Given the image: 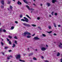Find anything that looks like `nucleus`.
Returning a JSON list of instances; mask_svg holds the SVG:
<instances>
[{
  "mask_svg": "<svg viewBox=\"0 0 62 62\" xmlns=\"http://www.w3.org/2000/svg\"><path fill=\"white\" fill-rule=\"evenodd\" d=\"M23 19H25V20H24L23 19H21V21H23L24 22H25V21L26 22H29L28 19L26 17H23Z\"/></svg>",
  "mask_w": 62,
  "mask_h": 62,
  "instance_id": "f257e3e1",
  "label": "nucleus"
},
{
  "mask_svg": "<svg viewBox=\"0 0 62 62\" xmlns=\"http://www.w3.org/2000/svg\"><path fill=\"white\" fill-rule=\"evenodd\" d=\"M26 34L28 35H31V34L28 32H25L24 33H23L22 35L23 36H26Z\"/></svg>",
  "mask_w": 62,
  "mask_h": 62,
  "instance_id": "f03ea898",
  "label": "nucleus"
},
{
  "mask_svg": "<svg viewBox=\"0 0 62 62\" xmlns=\"http://www.w3.org/2000/svg\"><path fill=\"white\" fill-rule=\"evenodd\" d=\"M26 7L28 8V9L30 10H31V11H33V10H34V8H29V7L28 6V5H27Z\"/></svg>",
  "mask_w": 62,
  "mask_h": 62,
  "instance_id": "7ed1b4c3",
  "label": "nucleus"
},
{
  "mask_svg": "<svg viewBox=\"0 0 62 62\" xmlns=\"http://www.w3.org/2000/svg\"><path fill=\"white\" fill-rule=\"evenodd\" d=\"M23 24L24 25V26H26L27 27H30V26H31L30 25H29V24H26V23H23Z\"/></svg>",
  "mask_w": 62,
  "mask_h": 62,
  "instance_id": "20e7f679",
  "label": "nucleus"
},
{
  "mask_svg": "<svg viewBox=\"0 0 62 62\" xmlns=\"http://www.w3.org/2000/svg\"><path fill=\"white\" fill-rule=\"evenodd\" d=\"M16 59H20L21 58V55L20 54H18L16 56Z\"/></svg>",
  "mask_w": 62,
  "mask_h": 62,
  "instance_id": "39448f33",
  "label": "nucleus"
},
{
  "mask_svg": "<svg viewBox=\"0 0 62 62\" xmlns=\"http://www.w3.org/2000/svg\"><path fill=\"white\" fill-rule=\"evenodd\" d=\"M46 48L44 47H42L41 48V50L42 51H45V50H46Z\"/></svg>",
  "mask_w": 62,
  "mask_h": 62,
  "instance_id": "423d86ee",
  "label": "nucleus"
},
{
  "mask_svg": "<svg viewBox=\"0 0 62 62\" xmlns=\"http://www.w3.org/2000/svg\"><path fill=\"white\" fill-rule=\"evenodd\" d=\"M59 48H62V43H60V44L59 45Z\"/></svg>",
  "mask_w": 62,
  "mask_h": 62,
  "instance_id": "0eeeda50",
  "label": "nucleus"
},
{
  "mask_svg": "<svg viewBox=\"0 0 62 62\" xmlns=\"http://www.w3.org/2000/svg\"><path fill=\"white\" fill-rule=\"evenodd\" d=\"M34 39L37 40V39H39V38L38 37H34Z\"/></svg>",
  "mask_w": 62,
  "mask_h": 62,
  "instance_id": "6e6552de",
  "label": "nucleus"
},
{
  "mask_svg": "<svg viewBox=\"0 0 62 62\" xmlns=\"http://www.w3.org/2000/svg\"><path fill=\"white\" fill-rule=\"evenodd\" d=\"M0 2L2 4V5H4V0H1L0 1Z\"/></svg>",
  "mask_w": 62,
  "mask_h": 62,
  "instance_id": "1a4fd4ad",
  "label": "nucleus"
},
{
  "mask_svg": "<svg viewBox=\"0 0 62 62\" xmlns=\"http://www.w3.org/2000/svg\"><path fill=\"white\" fill-rule=\"evenodd\" d=\"M17 4H18V5H21V4H22V3H21V2H20V1H18V2H17Z\"/></svg>",
  "mask_w": 62,
  "mask_h": 62,
  "instance_id": "9d476101",
  "label": "nucleus"
},
{
  "mask_svg": "<svg viewBox=\"0 0 62 62\" xmlns=\"http://www.w3.org/2000/svg\"><path fill=\"white\" fill-rule=\"evenodd\" d=\"M19 61H20V62H25V61L24 60H22L20 59H19Z\"/></svg>",
  "mask_w": 62,
  "mask_h": 62,
  "instance_id": "9b49d317",
  "label": "nucleus"
},
{
  "mask_svg": "<svg viewBox=\"0 0 62 62\" xmlns=\"http://www.w3.org/2000/svg\"><path fill=\"white\" fill-rule=\"evenodd\" d=\"M60 53H59L58 52V53L57 54V56H59V55H60Z\"/></svg>",
  "mask_w": 62,
  "mask_h": 62,
  "instance_id": "f8f14e48",
  "label": "nucleus"
},
{
  "mask_svg": "<svg viewBox=\"0 0 62 62\" xmlns=\"http://www.w3.org/2000/svg\"><path fill=\"white\" fill-rule=\"evenodd\" d=\"M47 7H49L50 5V3H47Z\"/></svg>",
  "mask_w": 62,
  "mask_h": 62,
  "instance_id": "ddd939ff",
  "label": "nucleus"
},
{
  "mask_svg": "<svg viewBox=\"0 0 62 62\" xmlns=\"http://www.w3.org/2000/svg\"><path fill=\"white\" fill-rule=\"evenodd\" d=\"M13 46H12V47L13 48H14V47H15V46H16V45H15V44H13Z\"/></svg>",
  "mask_w": 62,
  "mask_h": 62,
  "instance_id": "4468645a",
  "label": "nucleus"
},
{
  "mask_svg": "<svg viewBox=\"0 0 62 62\" xmlns=\"http://www.w3.org/2000/svg\"><path fill=\"white\" fill-rule=\"evenodd\" d=\"M27 38H31V36L28 35L27 36Z\"/></svg>",
  "mask_w": 62,
  "mask_h": 62,
  "instance_id": "2eb2a0df",
  "label": "nucleus"
},
{
  "mask_svg": "<svg viewBox=\"0 0 62 62\" xmlns=\"http://www.w3.org/2000/svg\"><path fill=\"white\" fill-rule=\"evenodd\" d=\"M23 1L25 3H26V4H27V2L26 1V0H23Z\"/></svg>",
  "mask_w": 62,
  "mask_h": 62,
  "instance_id": "dca6fc26",
  "label": "nucleus"
},
{
  "mask_svg": "<svg viewBox=\"0 0 62 62\" xmlns=\"http://www.w3.org/2000/svg\"><path fill=\"white\" fill-rule=\"evenodd\" d=\"M31 26H33V27H35V26H36V25L34 24H31Z\"/></svg>",
  "mask_w": 62,
  "mask_h": 62,
  "instance_id": "f3484780",
  "label": "nucleus"
},
{
  "mask_svg": "<svg viewBox=\"0 0 62 62\" xmlns=\"http://www.w3.org/2000/svg\"><path fill=\"white\" fill-rule=\"evenodd\" d=\"M14 28V27L13 26L11 28V30H13Z\"/></svg>",
  "mask_w": 62,
  "mask_h": 62,
  "instance_id": "a211bd4d",
  "label": "nucleus"
},
{
  "mask_svg": "<svg viewBox=\"0 0 62 62\" xmlns=\"http://www.w3.org/2000/svg\"><path fill=\"white\" fill-rule=\"evenodd\" d=\"M55 2H56V1L55 0H52V2L53 3H54Z\"/></svg>",
  "mask_w": 62,
  "mask_h": 62,
  "instance_id": "6ab92c4d",
  "label": "nucleus"
},
{
  "mask_svg": "<svg viewBox=\"0 0 62 62\" xmlns=\"http://www.w3.org/2000/svg\"><path fill=\"white\" fill-rule=\"evenodd\" d=\"M26 16H27V17L29 18L30 19H31V18H30V17H29V16L28 15H26Z\"/></svg>",
  "mask_w": 62,
  "mask_h": 62,
  "instance_id": "aec40b11",
  "label": "nucleus"
},
{
  "mask_svg": "<svg viewBox=\"0 0 62 62\" xmlns=\"http://www.w3.org/2000/svg\"><path fill=\"white\" fill-rule=\"evenodd\" d=\"M42 36H43V37H46V36L45 34H42Z\"/></svg>",
  "mask_w": 62,
  "mask_h": 62,
  "instance_id": "412c9836",
  "label": "nucleus"
},
{
  "mask_svg": "<svg viewBox=\"0 0 62 62\" xmlns=\"http://www.w3.org/2000/svg\"><path fill=\"white\" fill-rule=\"evenodd\" d=\"M15 43L16 44H18L17 43V41L16 40L15 41Z\"/></svg>",
  "mask_w": 62,
  "mask_h": 62,
  "instance_id": "4be33fe9",
  "label": "nucleus"
},
{
  "mask_svg": "<svg viewBox=\"0 0 62 62\" xmlns=\"http://www.w3.org/2000/svg\"><path fill=\"white\" fill-rule=\"evenodd\" d=\"M47 32L48 33H49V34H50V33H51L52 32V31H51L49 32L47 31Z\"/></svg>",
  "mask_w": 62,
  "mask_h": 62,
  "instance_id": "5701e85b",
  "label": "nucleus"
},
{
  "mask_svg": "<svg viewBox=\"0 0 62 62\" xmlns=\"http://www.w3.org/2000/svg\"><path fill=\"white\" fill-rule=\"evenodd\" d=\"M2 31V28L0 29V33H1Z\"/></svg>",
  "mask_w": 62,
  "mask_h": 62,
  "instance_id": "b1692460",
  "label": "nucleus"
},
{
  "mask_svg": "<svg viewBox=\"0 0 62 62\" xmlns=\"http://www.w3.org/2000/svg\"><path fill=\"white\" fill-rule=\"evenodd\" d=\"M33 53H30L29 54V56H30L31 55H33Z\"/></svg>",
  "mask_w": 62,
  "mask_h": 62,
  "instance_id": "393cba45",
  "label": "nucleus"
},
{
  "mask_svg": "<svg viewBox=\"0 0 62 62\" xmlns=\"http://www.w3.org/2000/svg\"><path fill=\"white\" fill-rule=\"evenodd\" d=\"M20 18H22L23 17V15H20Z\"/></svg>",
  "mask_w": 62,
  "mask_h": 62,
  "instance_id": "a878e982",
  "label": "nucleus"
},
{
  "mask_svg": "<svg viewBox=\"0 0 62 62\" xmlns=\"http://www.w3.org/2000/svg\"><path fill=\"white\" fill-rule=\"evenodd\" d=\"M9 38H10V39H12V36H8Z\"/></svg>",
  "mask_w": 62,
  "mask_h": 62,
  "instance_id": "bb28decb",
  "label": "nucleus"
},
{
  "mask_svg": "<svg viewBox=\"0 0 62 62\" xmlns=\"http://www.w3.org/2000/svg\"><path fill=\"white\" fill-rule=\"evenodd\" d=\"M1 43L2 45V46H3V45L4 44V43L2 42H1Z\"/></svg>",
  "mask_w": 62,
  "mask_h": 62,
  "instance_id": "cd10ccee",
  "label": "nucleus"
},
{
  "mask_svg": "<svg viewBox=\"0 0 62 62\" xmlns=\"http://www.w3.org/2000/svg\"><path fill=\"white\" fill-rule=\"evenodd\" d=\"M33 59L34 60H37V59H36V58H35V57H34L33 58Z\"/></svg>",
  "mask_w": 62,
  "mask_h": 62,
  "instance_id": "c85d7f7f",
  "label": "nucleus"
},
{
  "mask_svg": "<svg viewBox=\"0 0 62 62\" xmlns=\"http://www.w3.org/2000/svg\"><path fill=\"white\" fill-rule=\"evenodd\" d=\"M54 27H56V25L55 23H54Z\"/></svg>",
  "mask_w": 62,
  "mask_h": 62,
  "instance_id": "c756f323",
  "label": "nucleus"
},
{
  "mask_svg": "<svg viewBox=\"0 0 62 62\" xmlns=\"http://www.w3.org/2000/svg\"><path fill=\"white\" fill-rule=\"evenodd\" d=\"M38 28H39V30H41V28H40V27H39V26Z\"/></svg>",
  "mask_w": 62,
  "mask_h": 62,
  "instance_id": "7c9ffc66",
  "label": "nucleus"
},
{
  "mask_svg": "<svg viewBox=\"0 0 62 62\" xmlns=\"http://www.w3.org/2000/svg\"><path fill=\"white\" fill-rule=\"evenodd\" d=\"M8 47L7 46H6L5 47L4 49H8Z\"/></svg>",
  "mask_w": 62,
  "mask_h": 62,
  "instance_id": "2f4dec72",
  "label": "nucleus"
},
{
  "mask_svg": "<svg viewBox=\"0 0 62 62\" xmlns=\"http://www.w3.org/2000/svg\"><path fill=\"white\" fill-rule=\"evenodd\" d=\"M48 28H49V29H50L51 28V26H48Z\"/></svg>",
  "mask_w": 62,
  "mask_h": 62,
  "instance_id": "473e14b6",
  "label": "nucleus"
},
{
  "mask_svg": "<svg viewBox=\"0 0 62 62\" xmlns=\"http://www.w3.org/2000/svg\"><path fill=\"white\" fill-rule=\"evenodd\" d=\"M9 44H11V41H9Z\"/></svg>",
  "mask_w": 62,
  "mask_h": 62,
  "instance_id": "72a5a7b5",
  "label": "nucleus"
},
{
  "mask_svg": "<svg viewBox=\"0 0 62 62\" xmlns=\"http://www.w3.org/2000/svg\"><path fill=\"white\" fill-rule=\"evenodd\" d=\"M3 31L4 32H6V30L5 29L3 30Z\"/></svg>",
  "mask_w": 62,
  "mask_h": 62,
  "instance_id": "f704fd0d",
  "label": "nucleus"
},
{
  "mask_svg": "<svg viewBox=\"0 0 62 62\" xmlns=\"http://www.w3.org/2000/svg\"><path fill=\"white\" fill-rule=\"evenodd\" d=\"M9 57H11V58H12L13 57H12V56L11 55H9L8 56Z\"/></svg>",
  "mask_w": 62,
  "mask_h": 62,
  "instance_id": "c9c22d12",
  "label": "nucleus"
},
{
  "mask_svg": "<svg viewBox=\"0 0 62 62\" xmlns=\"http://www.w3.org/2000/svg\"><path fill=\"white\" fill-rule=\"evenodd\" d=\"M9 56H8V57H7V59H10V57H9Z\"/></svg>",
  "mask_w": 62,
  "mask_h": 62,
  "instance_id": "e433bc0d",
  "label": "nucleus"
},
{
  "mask_svg": "<svg viewBox=\"0 0 62 62\" xmlns=\"http://www.w3.org/2000/svg\"><path fill=\"white\" fill-rule=\"evenodd\" d=\"M14 38L15 39H17V37L16 36H15L14 37Z\"/></svg>",
  "mask_w": 62,
  "mask_h": 62,
  "instance_id": "4c0bfd02",
  "label": "nucleus"
},
{
  "mask_svg": "<svg viewBox=\"0 0 62 62\" xmlns=\"http://www.w3.org/2000/svg\"><path fill=\"white\" fill-rule=\"evenodd\" d=\"M10 9H12V7L11 6H10Z\"/></svg>",
  "mask_w": 62,
  "mask_h": 62,
  "instance_id": "58836bf2",
  "label": "nucleus"
},
{
  "mask_svg": "<svg viewBox=\"0 0 62 62\" xmlns=\"http://www.w3.org/2000/svg\"><path fill=\"white\" fill-rule=\"evenodd\" d=\"M15 23H18V22L16 21L15 22Z\"/></svg>",
  "mask_w": 62,
  "mask_h": 62,
  "instance_id": "ea45409f",
  "label": "nucleus"
},
{
  "mask_svg": "<svg viewBox=\"0 0 62 62\" xmlns=\"http://www.w3.org/2000/svg\"><path fill=\"white\" fill-rule=\"evenodd\" d=\"M44 61L45 62H49V61H47V60H45V61Z\"/></svg>",
  "mask_w": 62,
  "mask_h": 62,
  "instance_id": "a19ab883",
  "label": "nucleus"
},
{
  "mask_svg": "<svg viewBox=\"0 0 62 62\" xmlns=\"http://www.w3.org/2000/svg\"><path fill=\"white\" fill-rule=\"evenodd\" d=\"M1 8H4V6H2L1 7Z\"/></svg>",
  "mask_w": 62,
  "mask_h": 62,
  "instance_id": "79ce46f5",
  "label": "nucleus"
},
{
  "mask_svg": "<svg viewBox=\"0 0 62 62\" xmlns=\"http://www.w3.org/2000/svg\"><path fill=\"white\" fill-rule=\"evenodd\" d=\"M10 2H8V3H7V4H10Z\"/></svg>",
  "mask_w": 62,
  "mask_h": 62,
  "instance_id": "37998d69",
  "label": "nucleus"
},
{
  "mask_svg": "<svg viewBox=\"0 0 62 62\" xmlns=\"http://www.w3.org/2000/svg\"><path fill=\"white\" fill-rule=\"evenodd\" d=\"M42 46H45V45L44 44H42Z\"/></svg>",
  "mask_w": 62,
  "mask_h": 62,
  "instance_id": "c03bdc74",
  "label": "nucleus"
},
{
  "mask_svg": "<svg viewBox=\"0 0 62 62\" xmlns=\"http://www.w3.org/2000/svg\"><path fill=\"white\" fill-rule=\"evenodd\" d=\"M40 19V18L39 17H38L37 18V20H39Z\"/></svg>",
  "mask_w": 62,
  "mask_h": 62,
  "instance_id": "a18cd8bd",
  "label": "nucleus"
},
{
  "mask_svg": "<svg viewBox=\"0 0 62 62\" xmlns=\"http://www.w3.org/2000/svg\"><path fill=\"white\" fill-rule=\"evenodd\" d=\"M53 35L54 36H56V34L55 33H54Z\"/></svg>",
  "mask_w": 62,
  "mask_h": 62,
  "instance_id": "49530a36",
  "label": "nucleus"
},
{
  "mask_svg": "<svg viewBox=\"0 0 62 62\" xmlns=\"http://www.w3.org/2000/svg\"><path fill=\"white\" fill-rule=\"evenodd\" d=\"M4 15L6 16H7V14L6 13L4 14Z\"/></svg>",
  "mask_w": 62,
  "mask_h": 62,
  "instance_id": "de8ad7c7",
  "label": "nucleus"
},
{
  "mask_svg": "<svg viewBox=\"0 0 62 62\" xmlns=\"http://www.w3.org/2000/svg\"><path fill=\"white\" fill-rule=\"evenodd\" d=\"M41 58H42V59H43L44 58V57H43V56H41Z\"/></svg>",
  "mask_w": 62,
  "mask_h": 62,
  "instance_id": "09e8293b",
  "label": "nucleus"
},
{
  "mask_svg": "<svg viewBox=\"0 0 62 62\" xmlns=\"http://www.w3.org/2000/svg\"><path fill=\"white\" fill-rule=\"evenodd\" d=\"M7 40L8 41H9V39H8V38L7 39Z\"/></svg>",
  "mask_w": 62,
  "mask_h": 62,
  "instance_id": "8fccbe9b",
  "label": "nucleus"
},
{
  "mask_svg": "<svg viewBox=\"0 0 62 62\" xmlns=\"http://www.w3.org/2000/svg\"><path fill=\"white\" fill-rule=\"evenodd\" d=\"M53 13H54V12H53L52 13H51V14H52V15H53Z\"/></svg>",
  "mask_w": 62,
  "mask_h": 62,
  "instance_id": "3c124183",
  "label": "nucleus"
},
{
  "mask_svg": "<svg viewBox=\"0 0 62 62\" xmlns=\"http://www.w3.org/2000/svg\"><path fill=\"white\" fill-rule=\"evenodd\" d=\"M57 13H55V15H57Z\"/></svg>",
  "mask_w": 62,
  "mask_h": 62,
  "instance_id": "603ef678",
  "label": "nucleus"
},
{
  "mask_svg": "<svg viewBox=\"0 0 62 62\" xmlns=\"http://www.w3.org/2000/svg\"><path fill=\"white\" fill-rule=\"evenodd\" d=\"M33 5L34 6H36V4H35L33 3Z\"/></svg>",
  "mask_w": 62,
  "mask_h": 62,
  "instance_id": "864d4df0",
  "label": "nucleus"
},
{
  "mask_svg": "<svg viewBox=\"0 0 62 62\" xmlns=\"http://www.w3.org/2000/svg\"><path fill=\"white\" fill-rule=\"evenodd\" d=\"M35 34H34L32 35V36H35Z\"/></svg>",
  "mask_w": 62,
  "mask_h": 62,
  "instance_id": "5fc2aeb1",
  "label": "nucleus"
},
{
  "mask_svg": "<svg viewBox=\"0 0 62 62\" xmlns=\"http://www.w3.org/2000/svg\"><path fill=\"white\" fill-rule=\"evenodd\" d=\"M8 51L9 52H11V50H9Z\"/></svg>",
  "mask_w": 62,
  "mask_h": 62,
  "instance_id": "6e6d98bb",
  "label": "nucleus"
},
{
  "mask_svg": "<svg viewBox=\"0 0 62 62\" xmlns=\"http://www.w3.org/2000/svg\"><path fill=\"white\" fill-rule=\"evenodd\" d=\"M2 54L3 55H5V53H2Z\"/></svg>",
  "mask_w": 62,
  "mask_h": 62,
  "instance_id": "4d7b16f0",
  "label": "nucleus"
},
{
  "mask_svg": "<svg viewBox=\"0 0 62 62\" xmlns=\"http://www.w3.org/2000/svg\"><path fill=\"white\" fill-rule=\"evenodd\" d=\"M46 47H48V46L47 45H46Z\"/></svg>",
  "mask_w": 62,
  "mask_h": 62,
  "instance_id": "13d9d810",
  "label": "nucleus"
},
{
  "mask_svg": "<svg viewBox=\"0 0 62 62\" xmlns=\"http://www.w3.org/2000/svg\"><path fill=\"white\" fill-rule=\"evenodd\" d=\"M61 61H62V59H60Z\"/></svg>",
  "mask_w": 62,
  "mask_h": 62,
  "instance_id": "bf43d9fd",
  "label": "nucleus"
},
{
  "mask_svg": "<svg viewBox=\"0 0 62 62\" xmlns=\"http://www.w3.org/2000/svg\"><path fill=\"white\" fill-rule=\"evenodd\" d=\"M58 27H60V25H58Z\"/></svg>",
  "mask_w": 62,
  "mask_h": 62,
  "instance_id": "052dcab7",
  "label": "nucleus"
},
{
  "mask_svg": "<svg viewBox=\"0 0 62 62\" xmlns=\"http://www.w3.org/2000/svg\"><path fill=\"white\" fill-rule=\"evenodd\" d=\"M10 9V8H9L8 9V10H9Z\"/></svg>",
  "mask_w": 62,
  "mask_h": 62,
  "instance_id": "680f3d73",
  "label": "nucleus"
},
{
  "mask_svg": "<svg viewBox=\"0 0 62 62\" xmlns=\"http://www.w3.org/2000/svg\"><path fill=\"white\" fill-rule=\"evenodd\" d=\"M14 2L15 1V0H12Z\"/></svg>",
  "mask_w": 62,
  "mask_h": 62,
  "instance_id": "e2e57ef3",
  "label": "nucleus"
},
{
  "mask_svg": "<svg viewBox=\"0 0 62 62\" xmlns=\"http://www.w3.org/2000/svg\"><path fill=\"white\" fill-rule=\"evenodd\" d=\"M51 15H49V17H51Z\"/></svg>",
  "mask_w": 62,
  "mask_h": 62,
  "instance_id": "0e129e2a",
  "label": "nucleus"
},
{
  "mask_svg": "<svg viewBox=\"0 0 62 62\" xmlns=\"http://www.w3.org/2000/svg\"><path fill=\"white\" fill-rule=\"evenodd\" d=\"M40 6H42V4H40Z\"/></svg>",
  "mask_w": 62,
  "mask_h": 62,
  "instance_id": "69168bd1",
  "label": "nucleus"
},
{
  "mask_svg": "<svg viewBox=\"0 0 62 62\" xmlns=\"http://www.w3.org/2000/svg\"><path fill=\"white\" fill-rule=\"evenodd\" d=\"M27 49H28V50H29V48H28Z\"/></svg>",
  "mask_w": 62,
  "mask_h": 62,
  "instance_id": "338daca9",
  "label": "nucleus"
},
{
  "mask_svg": "<svg viewBox=\"0 0 62 62\" xmlns=\"http://www.w3.org/2000/svg\"><path fill=\"white\" fill-rule=\"evenodd\" d=\"M35 51H37V49H36Z\"/></svg>",
  "mask_w": 62,
  "mask_h": 62,
  "instance_id": "774afa93",
  "label": "nucleus"
}]
</instances>
